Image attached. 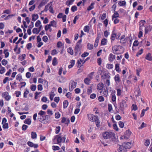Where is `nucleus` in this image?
Listing matches in <instances>:
<instances>
[{"mask_svg":"<svg viewBox=\"0 0 152 152\" xmlns=\"http://www.w3.org/2000/svg\"><path fill=\"white\" fill-rule=\"evenodd\" d=\"M94 3H92L88 7L87 10L88 11H90L92 10L94 8Z\"/></svg>","mask_w":152,"mask_h":152,"instance_id":"09e8293b","label":"nucleus"},{"mask_svg":"<svg viewBox=\"0 0 152 152\" xmlns=\"http://www.w3.org/2000/svg\"><path fill=\"white\" fill-rule=\"evenodd\" d=\"M3 128L4 129H8L9 128L8 124V123H5L3 124Z\"/></svg>","mask_w":152,"mask_h":152,"instance_id":"5fc2aeb1","label":"nucleus"},{"mask_svg":"<svg viewBox=\"0 0 152 152\" xmlns=\"http://www.w3.org/2000/svg\"><path fill=\"white\" fill-rule=\"evenodd\" d=\"M38 18L37 14H33L32 15V20L33 21H36Z\"/></svg>","mask_w":152,"mask_h":152,"instance_id":"393cba45","label":"nucleus"},{"mask_svg":"<svg viewBox=\"0 0 152 152\" xmlns=\"http://www.w3.org/2000/svg\"><path fill=\"white\" fill-rule=\"evenodd\" d=\"M7 61L4 59H3L1 61V63L4 66L6 65L7 64Z\"/></svg>","mask_w":152,"mask_h":152,"instance_id":"4d7b16f0","label":"nucleus"},{"mask_svg":"<svg viewBox=\"0 0 152 152\" xmlns=\"http://www.w3.org/2000/svg\"><path fill=\"white\" fill-rule=\"evenodd\" d=\"M37 89L39 91H42L43 89L42 85L41 84L38 85L37 86Z\"/></svg>","mask_w":152,"mask_h":152,"instance_id":"680f3d73","label":"nucleus"},{"mask_svg":"<svg viewBox=\"0 0 152 152\" xmlns=\"http://www.w3.org/2000/svg\"><path fill=\"white\" fill-rule=\"evenodd\" d=\"M42 40L43 41L46 42L48 40V38L47 36H44L42 38Z\"/></svg>","mask_w":152,"mask_h":152,"instance_id":"6e6d98bb","label":"nucleus"},{"mask_svg":"<svg viewBox=\"0 0 152 152\" xmlns=\"http://www.w3.org/2000/svg\"><path fill=\"white\" fill-rule=\"evenodd\" d=\"M68 52L71 55H72L73 54V50L72 48L71 47L68 48L67 49Z\"/></svg>","mask_w":152,"mask_h":152,"instance_id":"473e14b6","label":"nucleus"},{"mask_svg":"<svg viewBox=\"0 0 152 152\" xmlns=\"http://www.w3.org/2000/svg\"><path fill=\"white\" fill-rule=\"evenodd\" d=\"M66 138L65 137H62L61 136L58 137L57 138V143L59 144V143L62 142H64Z\"/></svg>","mask_w":152,"mask_h":152,"instance_id":"0eeeda50","label":"nucleus"},{"mask_svg":"<svg viewBox=\"0 0 152 152\" xmlns=\"http://www.w3.org/2000/svg\"><path fill=\"white\" fill-rule=\"evenodd\" d=\"M89 55V53L87 52H85L83 53L82 55L81 56L82 57H86L87 56Z\"/></svg>","mask_w":152,"mask_h":152,"instance_id":"e2e57ef3","label":"nucleus"},{"mask_svg":"<svg viewBox=\"0 0 152 152\" xmlns=\"http://www.w3.org/2000/svg\"><path fill=\"white\" fill-rule=\"evenodd\" d=\"M52 64L53 66H55L57 64V59L56 57H54L53 60Z\"/></svg>","mask_w":152,"mask_h":152,"instance_id":"de8ad7c7","label":"nucleus"},{"mask_svg":"<svg viewBox=\"0 0 152 152\" xmlns=\"http://www.w3.org/2000/svg\"><path fill=\"white\" fill-rule=\"evenodd\" d=\"M119 36L117 38V34L114 33V31H113L112 33V35L111 37V39L113 41H114L115 39V38L116 37V38H118Z\"/></svg>","mask_w":152,"mask_h":152,"instance_id":"ddd939ff","label":"nucleus"},{"mask_svg":"<svg viewBox=\"0 0 152 152\" xmlns=\"http://www.w3.org/2000/svg\"><path fill=\"white\" fill-rule=\"evenodd\" d=\"M120 107L121 110H123L126 107V102L124 100H122Z\"/></svg>","mask_w":152,"mask_h":152,"instance_id":"6e6552de","label":"nucleus"},{"mask_svg":"<svg viewBox=\"0 0 152 152\" xmlns=\"http://www.w3.org/2000/svg\"><path fill=\"white\" fill-rule=\"evenodd\" d=\"M92 88L91 87H90L87 90V94H90L92 92Z\"/></svg>","mask_w":152,"mask_h":152,"instance_id":"052dcab7","label":"nucleus"},{"mask_svg":"<svg viewBox=\"0 0 152 152\" xmlns=\"http://www.w3.org/2000/svg\"><path fill=\"white\" fill-rule=\"evenodd\" d=\"M50 26L53 27H56V22L54 20L51 21L50 24Z\"/></svg>","mask_w":152,"mask_h":152,"instance_id":"4be33fe9","label":"nucleus"},{"mask_svg":"<svg viewBox=\"0 0 152 152\" xmlns=\"http://www.w3.org/2000/svg\"><path fill=\"white\" fill-rule=\"evenodd\" d=\"M61 122L62 123H65V124H66L69 122V119L66 120V118L63 117L62 119Z\"/></svg>","mask_w":152,"mask_h":152,"instance_id":"5701e85b","label":"nucleus"},{"mask_svg":"<svg viewBox=\"0 0 152 152\" xmlns=\"http://www.w3.org/2000/svg\"><path fill=\"white\" fill-rule=\"evenodd\" d=\"M145 59L149 61L152 60V57L151 56V54L149 53L146 56Z\"/></svg>","mask_w":152,"mask_h":152,"instance_id":"a211bd4d","label":"nucleus"},{"mask_svg":"<svg viewBox=\"0 0 152 152\" xmlns=\"http://www.w3.org/2000/svg\"><path fill=\"white\" fill-rule=\"evenodd\" d=\"M113 92L111 94V95H112V101L113 102H114L116 101V97L115 95V91H113Z\"/></svg>","mask_w":152,"mask_h":152,"instance_id":"2eb2a0df","label":"nucleus"},{"mask_svg":"<svg viewBox=\"0 0 152 152\" xmlns=\"http://www.w3.org/2000/svg\"><path fill=\"white\" fill-rule=\"evenodd\" d=\"M120 47L121 49L122 47L120 45H115L112 47V49L113 53L115 54H118L121 53L119 47Z\"/></svg>","mask_w":152,"mask_h":152,"instance_id":"7ed1b4c3","label":"nucleus"},{"mask_svg":"<svg viewBox=\"0 0 152 152\" xmlns=\"http://www.w3.org/2000/svg\"><path fill=\"white\" fill-rule=\"evenodd\" d=\"M89 27L88 26H85L84 29V31L88 33L89 31Z\"/></svg>","mask_w":152,"mask_h":152,"instance_id":"a19ab883","label":"nucleus"},{"mask_svg":"<svg viewBox=\"0 0 152 152\" xmlns=\"http://www.w3.org/2000/svg\"><path fill=\"white\" fill-rule=\"evenodd\" d=\"M87 115L89 120L90 121L92 122L94 121V118L95 117V115L92 114H87Z\"/></svg>","mask_w":152,"mask_h":152,"instance_id":"f8f14e48","label":"nucleus"},{"mask_svg":"<svg viewBox=\"0 0 152 152\" xmlns=\"http://www.w3.org/2000/svg\"><path fill=\"white\" fill-rule=\"evenodd\" d=\"M76 82H74V81H71L69 83V90L70 91H72L76 87Z\"/></svg>","mask_w":152,"mask_h":152,"instance_id":"39448f33","label":"nucleus"},{"mask_svg":"<svg viewBox=\"0 0 152 152\" xmlns=\"http://www.w3.org/2000/svg\"><path fill=\"white\" fill-rule=\"evenodd\" d=\"M122 144L123 145L125 146L126 149L130 148L133 145L130 142H125Z\"/></svg>","mask_w":152,"mask_h":152,"instance_id":"423d86ee","label":"nucleus"},{"mask_svg":"<svg viewBox=\"0 0 152 152\" xmlns=\"http://www.w3.org/2000/svg\"><path fill=\"white\" fill-rule=\"evenodd\" d=\"M119 65L118 64H116L115 66V69L118 72H119Z\"/></svg>","mask_w":152,"mask_h":152,"instance_id":"13d9d810","label":"nucleus"},{"mask_svg":"<svg viewBox=\"0 0 152 152\" xmlns=\"http://www.w3.org/2000/svg\"><path fill=\"white\" fill-rule=\"evenodd\" d=\"M114 80L116 83H118L120 81L119 75L117 74L115 75L114 77Z\"/></svg>","mask_w":152,"mask_h":152,"instance_id":"dca6fc26","label":"nucleus"},{"mask_svg":"<svg viewBox=\"0 0 152 152\" xmlns=\"http://www.w3.org/2000/svg\"><path fill=\"white\" fill-rule=\"evenodd\" d=\"M107 39H106L104 38L102 40L101 44L102 45H106L107 44Z\"/></svg>","mask_w":152,"mask_h":152,"instance_id":"cd10ccee","label":"nucleus"},{"mask_svg":"<svg viewBox=\"0 0 152 152\" xmlns=\"http://www.w3.org/2000/svg\"><path fill=\"white\" fill-rule=\"evenodd\" d=\"M152 28V27L150 26H149L146 27L145 29V33H147L148 31H151Z\"/></svg>","mask_w":152,"mask_h":152,"instance_id":"aec40b11","label":"nucleus"},{"mask_svg":"<svg viewBox=\"0 0 152 152\" xmlns=\"http://www.w3.org/2000/svg\"><path fill=\"white\" fill-rule=\"evenodd\" d=\"M81 48V45H80L76 44L75 48V53L76 55L78 54L79 55L80 54Z\"/></svg>","mask_w":152,"mask_h":152,"instance_id":"20e7f679","label":"nucleus"},{"mask_svg":"<svg viewBox=\"0 0 152 152\" xmlns=\"http://www.w3.org/2000/svg\"><path fill=\"white\" fill-rule=\"evenodd\" d=\"M25 90L26 91L24 92L23 94V97L24 98H27V95L29 93V91L27 89H26Z\"/></svg>","mask_w":152,"mask_h":152,"instance_id":"37998d69","label":"nucleus"},{"mask_svg":"<svg viewBox=\"0 0 152 152\" xmlns=\"http://www.w3.org/2000/svg\"><path fill=\"white\" fill-rule=\"evenodd\" d=\"M68 105V102L67 100H65L63 102V107L64 108H66Z\"/></svg>","mask_w":152,"mask_h":152,"instance_id":"2f4dec72","label":"nucleus"},{"mask_svg":"<svg viewBox=\"0 0 152 152\" xmlns=\"http://www.w3.org/2000/svg\"><path fill=\"white\" fill-rule=\"evenodd\" d=\"M118 4L120 6H124L126 5V2L125 1H121L119 2Z\"/></svg>","mask_w":152,"mask_h":152,"instance_id":"c85d7f7f","label":"nucleus"},{"mask_svg":"<svg viewBox=\"0 0 152 152\" xmlns=\"http://www.w3.org/2000/svg\"><path fill=\"white\" fill-rule=\"evenodd\" d=\"M109 56V60L110 61H113L115 58V56L112 53H110V54Z\"/></svg>","mask_w":152,"mask_h":152,"instance_id":"bb28decb","label":"nucleus"},{"mask_svg":"<svg viewBox=\"0 0 152 152\" xmlns=\"http://www.w3.org/2000/svg\"><path fill=\"white\" fill-rule=\"evenodd\" d=\"M87 48L89 50H92L93 48V45L90 43H88L87 44Z\"/></svg>","mask_w":152,"mask_h":152,"instance_id":"ea45409f","label":"nucleus"},{"mask_svg":"<svg viewBox=\"0 0 152 152\" xmlns=\"http://www.w3.org/2000/svg\"><path fill=\"white\" fill-rule=\"evenodd\" d=\"M60 130V127L59 126H58L56 127L55 129V133L56 134H58Z\"/></svg>","mask_w":152,"mask_h":152,"instance_id":"a18cd8bd","label":"nucleus"},{"mask_svg":"<svg viewBox=\"0 0 152 152\" xmlns=\"http://www.w3.org/2000/svg\"><path fill=\"white\" fill-rule=\"evenodd\" d=\"M22 76L18 74L17 75L16 79L17 80H18L20 82H21L22 81Z\"/></svg>","mask_w":152,"mask_h":152,"instance_id":"4c0bfd02","label":"nucleus"},{"mask_svg":"<svg viewBox=\"0 0 152 152\" xmlns=\"http://www.w3.org/2000/svg\"><path fill=\"white\" fill-rule=\"evenodd\" d=\"M37 134L35 132H31V137L32 139H35L37 138Z\"/></svg>","mask_w":152,"mask_h":152,"instance_id":"b1692460","label":"nucleus"},{"mask_svg":"<svg viewBox=\"0 0 152 152\" xmlns=\"http://www.w3.org/2000/svg\"><path fill=\"white\" fill-rule=\"evenodd\" d=\"M50 8H52V6H50V4H48L45 6V9L43 11L46 12L48 10V9H50Z\"/></svg>","mask_w":152,"mask_h":152,"instance_id":"c9c22d12","label":"nucleus"},{"mask_svg":"<svg viewBox=\"0 0 152 152\" xmlns=\"http://www.w3.org/2000/svg\"><path fill=\"white\" fill-rule=\"evenodd\" d=\"M5 72V69L3 67H1L0 68V73L1 74H3Z\"/></svg>","mask_w":152,"mask_h":152,"instance_id":"e433bc0d","label":"nucleus"},{"mask_svg":"<svg viewBox=\"0 0 152 152\" xmlns=\"http://www.w3.org/2000/svg\"><path fill=\"white\" fill-rule=\"evenodd\" d=\"M104 85L102 83H99L97 85V89L98 90H101L103 88Z\"/></svg>","mask_w":152,"mask_h":152,"instance_id":"f3484780","label":"nucleus"},{"mask_svg":"<svg viewBox=\"0 0 152 152\" xmlns=\"http://www.w3.org/2000/svg\"><path fill=\"white\" fill-rule=\"evenodd\" d=\"M52 148L54 151L58 150L60 149L59 147L58 146H53Z\"/></svg>","mask_w":152,"mask_h":152,"instance_id":"0e129e2a","label":"nucleus"},{"mask_svg":"<svg viewBox=\"0 0 152 152\" xmlns=\"http://www.w3.org/2000/svg\"><path fill=\"white\" fill-rule=\"evenodd\" d=\"M41 23V22L39 20H37V22H36L35 24V26L36 27H37L39 26H40V25H40Z\"/></svg>","mask_w":152,"mask_h":152,"instance_id":"864d4df0","label":"nucleus"},{"mask_svg":"<svg viewBox=\"0 0 152 152\" xmlns=\"http://www.w3.org/2000/svg\"><path fill=\"white\" fill-rule=\"evenodd\" d=\"M99 38V36H97V37L96 39L95 42L94 44V47H96L98 46Z\"/></svg>","mask_w":152,"mask_h":152,"instance_id":"6ab92c4d","label":"nucleus"},{"mask_svg":"<svg viewBox=\"0 0 152 152\" xmlns=\"http://www.w3.org/2000/svg\"><path fill=\"white\" fill-rule=\"evenodd\" d=\"M74 0H68L66 2V5L68 6H69L70 5L72 4L74 1Z\"/></svg>","mask_w":152,"mask_h":152,"instance_id":"a878e982","label":"nucleus"},{"mask_svg":"<svg viewBox=\"0 0 152 152\" xmlns=\"http://www.w3.org/2000/svg\"><path fill=\"white\" fill-rule=\"evenodd\" d=\"M37 88L36 86L35 85H32L31 87V89L32 91H34L36 90Z\"/></svg>","mask_w":152,"mask_h":152,"instance_id":"79ce46f5","label":"nucleus"},{"mask_svg":"<svg viewBox=\"0 0 152 152\" xmlns=\"http://www.w3.org/2000/svg\"><path fill=\"white\" fill-rule=\"evenodd\" d=\"M146 22L145 20H142L140 21L139 22V30H142L143 29V27L145 23Z\"/></svg>","mask_w":152,"mask_h":152,"instance_id":"9d476101","label":"nucleus"},{"mask_svg":"<svg viewBox=\"0 0 152 152\" xmlns=\"http://www.w3.org/2000/svg\"><path fill=\"white\" fill-rule=\"evenodd\" d=\"M24 123L28 125H30L31 123V121L30 119H26L25 120Z\"/></svg>","mask_w":152,"mask_h":152,"instance_id":"f704fd0d","label":"nucleus"},{"mask_svg":"<svg viewBox=\"0 0 152 152\" xmlns=\"http://www.w3.org/2000/svg\"><path fill=\"white\" fill-rule=\"evenodd\" d=\"M119 125L120 127L123 128L124 126V124L122 122L119 121Z\"/></svg>","mask_w":152,"mask_h":152,"instance_id":"338daca9","label":"nucleus"},{"mask_svg":"<svg viewBox=\"0 0 152 152\" xmlns=\"http://www.w3.org/2000/svg\"><path fill=\"white\" fill-rule=\"evenodd\" d=\"M8 50L7 49L4 50V53L5 54V57L7 58L8 57L9 53L8 52Z\"/></svg>","mask_w":152,"mask_h":152,"instance_id":"72a5a7b5","label":"nucleus"},{"mask_svg":"<svg viewBox=\"0 0 152 152\" xmlns=\"http://www.w3.org/2000/svg\"><path fill=\"white\" fill-rule=\"evenodd\" d=\"M38 119L39 122L44 124H47L51 121L50 117L48 115L41 116L40 117H39Z\"/></svg>","mask_w":152,"mask_h":152,"instance_id":"f257e3e1","label":"nucleus"},{"mask_svg":"<svg viewBox=\"0 0 152 152\" xmlns=\"http://www.w3.org/2000/svg\"><path fill=\"white\" fill-rule=\"evenodd\" d=\"M100 93L101 94L103 95V96L105 97H107L108 95V93L107 91V89L106 88L105 89H104V91H102L100 92Z\"/></svg>","mask_w":152,"mask_h":152,"instance_id":"4468645a","label":"nucleus"},{"mask_svg":"<svg viewBox=\"0 0 152 152\" xmlns=\"http://www.w3.org/2000/svg\"><path fill=\"white\" fill-rule=\"evenodd\" d=\"M150 143V140L148 139L146 140L145 142L144 145L146 146H148Z\"/></svg>","mask_w":152,"mask_h":152,"instance_id":"49530a36","label":"nucleus"},{"mask_svg":"<svg viewBox=\"0 0 152 152\" xmlns=\"http://www.w3.org/2000/svg\"><path fill=\"white\" fill-rule=\"evenodd\" d=\"M90 80H91L90 78L87 77L85 79L84 82L86 84L88 85L89 84Z\"/></svg>","mask_w":152,"mask_h":152,"instance_id":"7c9ffc66","label":"nucleus"},{"mask_svg":"<svg viewBox=\"0 0 152 152\" xmlns=\"http://www.w3.org/2000/svg\"><path fill=\"white\" fill-rule=\"evenodd\" d=\"M119 16V14L116 11H115L112 17V20H113L115 18L118 17Z\"/></svg>","mask_w":152,"mask_h":152,"instance_id":"412c9836","label":"nucleus"},{"mask_svg":"<svg viewBox=\"0 0 152 152\" xmlns=\"http://www.w3.org/2000/svg\"><path fill=\"white\" fill-rule=\"evenodd\" d=\"M46 113L45 112L43 111L42 110L40 111L38 113V115H40V117L41 116H43L42 115H45Z\"/></svg>","mask_w":152,"mask_h":152,"instance_id":"c03bdc74","label":"nucleus"},{"mask_svg":"<svg viewBox=\"0 0 152 152\" xmlns=\"http://www.w3.org/2000/svg\"><path fill=\"white\" fill-rule=\"evenodd\" d=\"M45 4V1H42L41 2L40 4L39 5V6H38V8L41 7L42 6L44 5Z\"/></svg>","mask_w":152,"mask_h":152,"instance_id":"774afa93","label":"nucleus"},{"mask_svg":"<svg viewBox=\"0 0 152 152\" xmlns=\"http://www.w3.org/2000/svg\"><path fill=\"white\" fill-rule=\"evenodd\" d=\"M98 100L99 102H102L104 101V98L102 96H100L98 98Z\"/></svg>","mask_w":152,"mask_h":152,"instance_id":"603ef678","label":"nucleus"},{"mask_svg":"<svg viewBox=\"0 0 152 152\" xmlns=\"http://www.w3.org/2000/svg\"><path fill=\"white\" fill-rule=\"evenodd\" d=\"M77 10V7L75 6H73L71 8V10L73 12H74L76 11Z\"/></svg>","mask_w":152,"mask_h":152,"instance_id":"3c124183","label":"nucleus"},{"mask_svg":"<svg viewBox=\"0 0 152 152\" xmlns=\"http://www.w3.org/2000/svg\"><path fill=\"white\" fill-rule=\"evenodd\" d=\"M110 76L107 73H105L104 75L102 76V78L103 79H106V78H109Z\"/></svg>","mask_w":152,"mask_h":152,"instance_id":"c756f323","label":"nucleus"},{"mask_svg":"<svg viewBox=\"0 0 152 152\" xmlns=\"http://www.w3.org/2000/svg\"><path fill=\"white\" fill-rule=\"evenodd\" d=\"M135 92H137V94L135 95L136 96H138L140 95V89L138 88L137 90L135 91Z\"/></svg>","mask_w":152,"mask_h":152,"instance_id":"8fccbe9b","label":"nucleus"},{"mask_svg":"<svg viewBox=\"0 0 152 152\" xmlns=\"http://www.w3.org/2000/svg\"><path fill=\"white\" fill-rule=\"evenodd\" d=\"M113 66V65L112 64H107V67L108 69H112Z\"/></svg>","mask_w":152,"mask_h":152,"instance_id":"bf43d9fd","label":"nucleus"},{"mask_svg":"<svg viewBox=\"0 0 152 152\" xmlns=\"http://www.w3.org/2000/svg\"><path fill=\"white\" fill-rule=\"evenodd\" d=\"M28 145L31 147H34V148H37L38 147L37 144H34L32 142L28 141L27 142Z\"/></svg>","mask_w":152,"mask_h":152,"instance_id":"1a4fd4ad","label":"nucleus"},{"mask_svg":"<svg viewBox=\"0 0 152 152\" xmlns=\"http://www.w3.org/2000/svg\"><path fill=\"white\" fill-rule=\"evenodd\" d=\"M131 134V132L129 130H127L126 131L124 134V135H126V136L128 137V138H129V136H130Z\"/></svg>","mask_w":152,"mask_h":152,"instance_id":"58836bf2","label":"nucleus"},{"mask_svg":"<svg viewBox=\"0 0 152 152\" xmlns=\"http://www.w3.org/2000/svg\"><path fill=\"white\" fill-rule=\"evenodd\" d=\"M126 149H127L126 148H125V146L122 145H120L119 146L118 151L119 152H126Z\"/></svg>","mask_w":152,"mask_h":152,"instance_id":"9b49d317","label":"nucleus"},{"mask_svg":"<svg viewBox=\"0 0 152 152\" xmlns=\"http://www.w3.org/2000/svg\"><path fill=\"white\" fill-rule=\"evenodd\" d=\"M60 116V114L58 112H57L55 113V118H59Z\"/></svg>","mask_w":152,"mask_h":152,"instance_id":"69168bd1","label":"nucleus"},{"mask_svg":"<svg viewBox=\"0 0 152 152\" xmlns=\"http://www.w3.org/2000/svg\"><path fill=\"white\" fill-rule=\"evenodd\" d=\"M102 135L104 138L106 139L110 138H112V139H113V138H115V134L113 132H106L103 133Z\"/></svg>","mask_w":152,"mask_h":152,"instance_id":"f03ea898","label":"nucleus"}]
</instances>
